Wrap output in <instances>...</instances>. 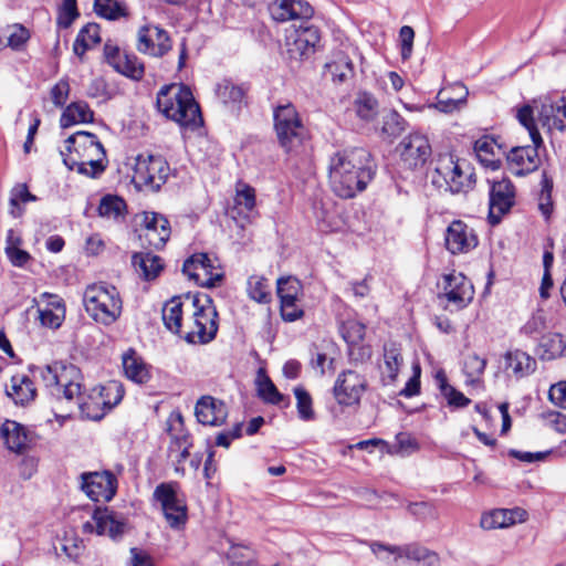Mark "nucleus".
I'll return each mask as SVG.
<instances>
[{
    "instance_id": "obj_1",
    "label": "nucleus",
    "mask_w": 566,
    "mask_h": 566,
    "mask_svg": "<svg viewBox=\"0 0 566 566\" xmlns=\"http://www.w3.org/2000/svg\"><path fill=\"white\" fill-rule=\"evenodd\" d=\"M376 165L370 153L361 147L338 151L331 157L328 177L332 190L344 199L354 198L373 180Z\"/></svg>"
},
{
    "instance_id": "obj_2",
    "label": "nucleus",
    "mask_w": 566,
    "mask_h": 566,
    "mask_svg": "<svg viewBox=\"0 0 566 566\" xmlns=\"http://www.w3.org/2000/svg\"><path fill=\"white\" fill-rule=\"evenodd\" d=\"M30 371L42 379L45 387L50 390L52 397L56 400L65 399L69 402H75L82 413L93 420H99L103 413H91V402L85 401L82 394V386L76 380L80 370L74 365H64L55 361L43 367L30 366Z\"/></svg>"
},
{
    "instance_id": "obj_3",
    "label": "nucleus",
    "mask_w": 566,
    "mask_h": 566,
    "mask_svg": "<svg viewBox=\"0 0 566 566\" xmlns=\"http://www.w3.org/2000/svg\"><path fill=\"white\" fill-rule=\"evenodd\" d=\"M64 144L65 149L60 154L70 170L76 169L81 175L96 178L106 169V151L95 134L80 130L67 137Z\"/></svg>"
},
{
    "instance_id": "obj_4",
    "label": "nucleus",
    "mask_w": 566,
    "mask_h": 566,
    "mask_svg": "<svg viewBox=\"0 0 566 566\" xmlns=\"http://www.w3.org/2000/svg\"><path fill=\"white\" fill-rule=\"evenodd\" d=\"M158 111L184 127H198L202 123L199 105L190 88L184 84L164 85L158 94Z\"/></svg>"
},
{
    "instance_id": "obj_5",
    "label": "nucleus",
    "mask_w": 566,
    "mask_h": 566,
    "mask_svg": "<svg viewBox=\"0 0 566 566\" xmlns=\"http://www.w3.org/2000/svg\"><path fill=\"white\" fill-rule=\"evenodd\" d=\"M186 302L189 303L191 318L186 324L188 331L184 338L190 344L211 342L218 332V312L211 297L207 294H187Z\"/></svg>"
},
{
    "instance_id": "obj_6",
    "label": "nucleus",
    "mask_w": 566,
    "mask_h": 566,
    "mask_svg": "<svg viewBox=\"0 0 566 566\" xmlns=\"http://www.w3.org/2000/svg\"><path fill=\"white\" fill-rule=\"evenodd\" d=\"M86 313L97 323L112 325L122 314L123 303L115 286L92 284L83 294Z\"/></svg>"
},
{
    "instance_id": "obj_7",
    "label": "nucleus",
    "mask_w": 566,
    "mask_h": 566,
    "mask_svg": "<svg viewBox=\"0 0 566 566\" xmlns=\"http://www.w3.org/2000/svg\"><path fill=\"white\" fill-rule=\"evenodd\" d=\"M274 129L286 153L297 151L307 136L298 112L292 103L277 105L273 111Z\"/></svg>"
},
{
    "instance_id": "obj_8",
    "label": "nucleus",
    "mask_w": 566,
    "mask_h": 566,
    "mask_svg": "<svg viewBox=\"0 0 566 566\" xmlns=\"http://www.w3.org/2000/svg\"><path fill=\"white\" fill-rule=\"evenodd\" d=\"M169 175V164L163 156L140 154L136 158L133 182L139 189L157 192Z\"/></svg>"
},
{
    "instance_id": "obj_9",
    "label": "nucleus",
    "mask_w": 566,
    "mask_h": 566,
    "mask_svg": "<svg viewBox=\"0 0 566 566\" xmlns=\"http://www.w3.org/2000/svg\"><path fill=\"white\" fill-rule=\"evenodd\" d=\"M432 184L451 193H459L471 187V174H465L451 154H442L436 160Z\"/></svg>"
},
{
    "instance_id": "obj_10",
    "label": "nucleus",
    "mask_w": 566,
    "mask_h": 566,
    "mask_svg": "<svg viewBox=\"0 0 566 566\" xmlns=\"http://www.w3.org/2000/svg\"><path fill=\"white\" fill-rule=\"evenodd\" d=\"M371 552L380 560H387L389 555H395V560L401 557L421 563L422 566H440V557L419 544H406L401 546L388 545L380 542L369 544Z\"/></svg>"
},
{
    "instance_id": "obj_11",
    "label": "nucleus",
    "mask_w": 566,
    "mask_h": 566,
    "mask_svg": "<svg viewBox=\"0 0 566 566\" xmlns=\"http://www.w3.org/2000/svg\"><path fill=\"white\" fill-rule=\"evenodd\" d=\"M177 483H160L154 499L160 503L164 516L171 528H180L187 522V505L177 494Z\"/></svg>"
},
{
    "instance_id": "obj_12",
    "label": "nucleus",
    "mask_w": 566,
    "mask_h": 566,
    "mask_svg": "<svg viewBox=\"0 0 566 566\" xmlns=\"http://www.w3.org/2000/svg\"><path fill=\"white\" fill-rule=\"evenodd\" d=\"M182 272L202 287H216L223 280V273L207 253H195L182 265Z\"/></svg>"
},
{
    "instance_id": "obj_13",
    "label": "nucleus",
    "mask_w": 566,
    "mask_h": 566,
    "mask_svg": "<svg viewBox=\"0 0 566 566\" xmlns=\"http://www.w3.org/2000/svg\"><path fill=\"white\" fill-rule=\"evenodd\" d=\"M367 387L368 382L364 375L353 369H346L337 376L333 394L338 405L352 407L359 403Z\"/></svg>"
},
{
    "instance_id": "obj_14",
    "label": "nucleus",
    "mask_w": 566,
    "mask_h": 566,
    "mask_svg": "<svg viewBox=\"0 0 566 566\" xmlns=\"http://www.w3.org/2000/svg\"><path fill=\"white\" fill-rule=\"evenodd\" d=\"M489 222L496 226L515 203V187L509 178L491 181L489 191Z\"/></svg>"
},
{
    "instance_id": "obj_15",
    "label": "nucleus",
    "mask_w": 566,
    "mask_h": 566,
    "mask_svg": "<svg viewBox=\"0 0 566 566\" xmlns=\"http://www.w3.org/2000/svg\"><path fill=\"white\" fill-rule=\"evenodd\" d=\"M397 150L401 163L410 170L423 167L432 153L429 139L418 133L405 137L399 143Z\"/></svg>"
},
{
    "instance_id": "obj_16",
    "label": "nucleus",
    "mask_w": 566,
    "mask_h": 566,
    "mask_svg": "<svg viewBox=\"0 0 566 566\" xmlns=\"http://www.w3.org/2000/svg\"><path fill=\"white\" fill-rule=\"evenodd\" d=\"M126 520L123 515L105 509H96L92 520L83 524V533L97 535H108L113 539L122 537L125 532Z\"/></svg>"
},
{
    "instance_id": "obj_17",
    "label": "nucleus",
    "mask_w": 566,
    "mask_h": 566,
    "mask_svg": "<svg viewBox=\"0 0 566 566\" xmlns=\"http://www.w3.org/2000/svg\"><path fill=\"white\" fill-rule=\"evenodd\" d=\"M443 293L439 298L444 297L455 310L467 307L474 297V287L471 281L460 272H452L443 276Z\"/></svg>"
},
{
    "instance_id": "obj_18",
    "label": "nucleus",
    "mask_w": 566,
    "mask_h": 566,
    "mask_svg": "<svg viewBox=\"0 0 566 566\" xmlns=\"http://www.w3.org/2000/svg\"><path fill=\"white\" fill-rule=\"evenodd\" d=\"M82 490L95 502H108L116 494L117 479L111 471L83 473Z\"/></svg>"
},
{
    "instance_id": "obj_19",
    "label": "nucleus",
    "mask_w": 566,
    "mask_h": 566,
    "mask_svg": "<svg viewBox=\"0 0 566 566\" xmlns=\"http://www.w3.org/2000/svg\"><path fill=\"white\" fill-rule=\"evenodd\" d=\"M542 147L536 144L512 147L506 154L510 170L516 176H525L537 170L541 165Z\"/></svg>"
},
{
    "instance_id": "obj_20",
    "label": "nucleus",
    "mask_w": 566,
    "mask_h": 566,
    "mask_svg": "<svg viewBox=\"0 0 566 566\" xmlns=\"http://www.w3.org/2000/svg\"><path fill=\"white\" fill-rule=\"evenodd\" d=\"M444 240L447 250L452 254L468 253L479 243L473 228L462 220H453L449 224Z\"/></svg>"
},
{
    "instance_id": "obj_21",
    "label": "nucleus",
    "mask_w": 566,
    "mask_h": 566,
    "mask_svg": "<svg viewBox=\"0 0 566 566\" xmlns=\"http://www.w3.org/2000/svg\"><path fill=\"white\" fill-rule=\"evenodd\" d=\"M140 226L144 230L143 237L155 249L163 248L170 237V223L165 216L158 212H143Z\"/></svg>"
},
{
    "instance_id": "obj_22",
    "label": "nucleus",
    "mask_w": 566,
    "mask_h": 566,
    "mask_svg": "<svg viewBox=\"0 0 566 566\" xmlns=\"http://www.w3.org/2000/svg\"><path fill=\"white\" fill-rule=\"evenodd\" d=\"M321 41L319 29L315 25H303L295 31L292 41H287V52L292 59H306L315 52Z\"/></svg>"
},
{
    "instance_id": "obj_23",
    "label": "nucleus",
    "mask_w": 566,
    "mask_h": 566,
    "mask_svg": "<svg viewBox=\"0 0 566 566\" xmlns=\"http://www.w3.org/2000/svg\"><path fill=\"white\" fill-rule=\"evenodd\" d=\"M269 11L277 22L308 20L314 14L312 6L304 0H275L270 3Z\"/></svg>"
},
{
    "instance_id": "obj_24",
    "label": "nucleus",
    "mask_w": 566,
    "mask_h": 566,
    "mask_svg": "<svg viewBox=\"0 0 566 566\" xmlns=\"http://www.w3.org/2000/svg\"><path fill=\"white\" fill-rule=\"evenodd\" d=\"M195 415L200 423L219 427L226 422L228 410L223 401L211 396H202L196 403Z\"/></svg>"
},
{
    "instance_id": "obj_25",
    "label": "nucleus",
    "mask_w": 566,
    "mask_h": 566,
    "mask_svg": "<svg viewBox=\"0 0 566 566\" xmlns=\"http://www.w3.org/2000/svg\"><path fill=\"white\" fill-rule=\"evenodd\" d=\"M350 54H356V49L348 45L345 50L335 51L332 60L325 64V70L334 82L344 83L354 76Z\"/></svg>"
},
{
    "instance_id": "obj_26",
    "label": "nucleus",
    "mask_w": 566,
    "mask_h": 566,
    "mask_svg": "<svg viewBox=\"0 0 566 566\" xmlns=\"http://www.w3.org/2000/svg\"><path fill=\"white\" fill-rule=\"evenodd\" d=\"M6 395L14 405L27 407L35 400L36 388L29 376L17 374L11 377L10 385L6 388Z\"/></svg>"
},
{
    "instance_id": "obj_27",
    "label": "nucleus",
    "mask_w": 566,
    "mask_h": 566,
    "mask_svg": "<svg viewBox=\"0 0 566 566\" xmlns=\"http://www.w3.org/2000/svg\"><path fill=\"white\" fill-rule=\"evenodd\" d=\"M132 264L136 273L146 281L156 279L164 269L161 258L151 252L134 253Z\"/></svg>"
},
{
    "instance_id": "obj_28",
    "label": "nucleus",
    "mask_w": 566,
    "mask_h": 566,
    "mask_svg": "<svg viewBox=\"0 0 566 566\" xmlns=\"http://www.w3.org/2000/svg\"><path fill=\"white\" fill-rule=\"evenodd\" d=\"M1 437L7 448L15 453H22L28 447L27 429L14 420H6L2 423Z\"/></svg>"
},
{
    "instance_id": "obj_29",
    "label": "nucleus",
    "mask_w": 566,
    "mask_h": 566,
    "mask_svg": "<svg viewBox=\"0 0 566 566\" xmlns=\"http://www.w3.org/2000/svg\"><path fill=\"white\" fill-rule=\"evenodd\" d=\"M402 361L401 349L396 343L384 345V368L381 369L384 385H390L396 380Z\"/></svg>"
},
{
    "instance_id": "obj_30",
    "label": "nucleus",
    "mask_w": 566,
    "mask_h": 566,
    "mask_svg": "<svg viewBox=\"0 0 566 566\" xmlns=\"http://www.w3.org/2000/svg\"><path fill=\"white\" fill-rule=\"evenodd\" d=\"M539 119L548 129H566L564 119H566V98L562 97L556 103H543L539 111Z\"/></svg>"
},
{
    "instance_id": "obj_31",
    "label": "nucleus",
    "mask_w": 566,
    "mask_h": 566,
    "mask_svg": "<svg viewBox=\"0 0 566 566\" xmlns=\"http://www.w3.org/2000/svg\"><path fill=\"white\" fill-rule=\"evenodd\" d=\"M184 306L190 308L188 302H181L180 297H172L163 307L164 325L174 334H181Z\"/></svg>"
},
{
    "instance_id": "obj_32",
    "label": "nucleus",
    "mask_w": 566,
    "mask_h": 566,
    "mask_svg": "<svg viewBox=\"0 0 566 566\" xmlns=\"http://www.w3.org/2000/svg\"><path fill=\"white\" fill-rule=\"evenodd\" d=\"M566 339L559 333H547L542 336L538 344V356L542 360H554L564 356Z\"/></svg>"
},
{
    "instance_id": "obj_33",
    "label": "nucleus",
    "mask_w": 566,
    "mask_h": 566,
    "mask_svg": "<svg viewBox=\"0 0 566 566\" xmlns=\"http://www.w3.org/2000/svg\"><path fill=\"white\" fill-rule=\"evenodd\" d=\"M94 119V112L84 101L73 102L63 111L60 124L63 128L78 123H91Z\"/></svg>"
},
{
    "instance_id": "obj_34",
    "label": "nucleus",
    "mask_w": 566,
    "mask_h": 566,
    "mask_svg": "<svg viewBox=\"0 0 566 566\" xmlns=\"http://www.w3.org/2000/svg\"><path fill=\"white\" fill-rule=\"evenodd\" d=\"M434 380L450 408L460 409L470 405L471 400L449 384L444 370H438Z\"/></svg>"
},
{
    "instance_id": "obj_35",
    "label": "nucleus",
    "mask_w": 566,
    "mask_h": 566,
    "mask_svg": "<svg viewBox=\"0 0 566 566\" xmlns=\"http://www.w3.org/2000/svg\"><path fill=\"white\" fill-rule=\"evenodd\" d=\"M506 367L513 370V374L521 378L533 374L536 369V360L527 353L515 349L505 355Z\"/></svg>"
},
{
    "instance_id": "obj_36",
    "label": "nucleus",
    "mask_w": 566,
    "mask_h": 566,
    "mask_svg": "<svg viewBox=\"0 0 566 566\" xmlns=\"http://www.w3.org/2000/svg\"><path fill=\"white\" fill-rule=\"evenodd\" d=\"M123 368L126 377L134 382L145 384L150 378L146 365L134 349H129L123 355Z\"/></svg>"
},
{
    "instance_id": "obj_37",
    "label": "nucleus",
    "mask_w": 566,
    "mask_h": 566,
    "mask_svg": "<svg viewBox=\"0 0 566 566\" xmlns=\"http://www.w3.org/2000/svg\"><path fill=\"white\" fill-rule=\"evenodd\" d=\"M520 510L499 509L481 516L480 525L483 530L490 531L495 528H504L515 524V515Z\"/></svg>"
},
{
    "instance_id": "obj_38",
    "label": "nucleus",
    "mask_w": 566,
    "mask_h": 566,
    "mask_svg": "<svg viewBox=\"0 0 566 566\" xmlns=\"http://www.w3.org/2000/svg\"><path fill=\"white\" fill-rule=\"evenodd\" d=\"M168 432L170 436V443L168 446L169 458H172L177 450L186 446H192L190 434L184 431V419L180 413L176 415L175 419L169 426Z\"/></svg>"
},
{
    "instance_id": "obj_39",
    "label": "nucleus",
    "mask_w": 566,
    "mask_h": 566,
    "mask_svg": "<svg viewBox=\"0 0 566 566\" xmlns=\"http://www.w3.org/2000/svg\"><path fill=\"white\" fill-rule=\"evenodd\" d=\"M113 69L117 73L134 81H140L145 74L144 63L138 56L132 53H123V57Z\"/></svg>"
},
{
    "instance_id": "obj_40",
    "label": "nucleus",
    "mask_w": 566,
    "mask_h": 566,
    "mask_svg": "<svg viewBox=\"0 0 566 566\" xmlns=\"http://www.w3.org/2000/svg\"><path fill=\"white\" fill-rule=\"evenodd\" d=\"M126 211V202L118 196L106 195L101 199L98 214L107 219L117 220Z\"/></svg>"
},
{
    "instance_id": "obj_41",
    "label": "nucleus",
    "mask_w": 566,
    "mask_h": 566,
    "mask_svg": "<svg viewBox=\"0 0 566 566\" xmlns=\"http://www.w3.org/2000/svg\"><path fill=\"white\" fill-rule=\"evenodd\" d=\"M258 394L265 402L277 406L283 403V407L290 405V400L277 390L273 381L266 376L258 381Z\"/></svg>"
},
{
    "instance_id": "obj_42",
    "label": "nucleus",
    "mask_w": 566,
    "mask_h": 566,
    "mask_svg": "<svg viewBox=\"0 0 566 566\" xmlns=\"http://www.w3.org/2000/svg\"><path fill=\"white\" fill-rule=\"evenodd\" d=\"M247 285V292L250 298L260 304L270 303L271 293L269 292V284L265 277L259 275H251L248 279Z\"/></svg>"
},
{
    "instance_id": "obj_43",
    "label": "nucleus",
    "mask_w": 566,
    "mask_h": 566,
    "mask_svg": "<svg viewBox=\"0 0 566 566\" xmlns=\"http://www.w3.org/2000/svg\"><path fill=\"white\" fill-rule=\"evenodd\" d=\"M255 207V190L249 185H240L237 189L234 197L233 211L238 214H248L254 210Z\"/></svg>"
},
{
    "instance_id": "obj_44",
    "label": "nucleus",
    "mask_w": 566,
    "mask_h": 566,
    "mask_svg": "<svg viewBox=\"0 0 566 566\" xmlns=\"http://www.w3.org/2000/svg\"><path fill=\"white\" fill-rule=\"evenodd\" d=\"M454 88L461 91V94L455 98L448 96L446 91L439 92L438 101L434 105L437 109L443 113H452L465 103L468 90L460 84L455 85Z\"/></svg>"
},
{
    "instance_id": "obj_45",
    "label": "nucleus",
    "mask_w": 566,
    "mask_h": 566,
    "mask_svg": "<svg viewBox=\"0 0 566 566\" xmlns=\"http://www.w3.org/2000/svg\"><path fill=\"white\" fill-rule=\"evenodd\" d=\"M486 359L481 358L478 354L472 353L465 356L463 361V371L467 376L468 384H475L484 373Z\"/></svg>"
},
{
    "instance_id": "obj_46",
    "label": "nucleus",
    "mask_w": 566,
    "mask_h": 566,
    "mask_svg": "<svg viewBox=\"0 0 566 566\" xmlns=\"http://www.w3.org/2000/svg\"><path fill=\"white\" fill-rule=\"evenodd\" d=\"M406 127H407V122L396 111H392V109L388 111L382 116L381 132H382V134H385L388 137H392V138L398 137L399 135L402 134V132H405Z\"/></svg>"
},
{
    "instance_id": "obj_47",
    "label": "nucleus",
    "mask_w": 566,
    "mask_h": 566,
    "mask_svg": "<svg viewBox=\"0 0 566 566\" xmlns=\"http://www.w3.org/2000/svg\"><path fill=\"white\" fill-rule=\"evenodd\" d=\"M294 395L296 398V408L300 419L304 421H312L315 419V412L313 409V400L308 391L298 386L294 388Z\"/></svg>"
},
{
    "instance_id": "obj_48",
    "label": "nucleus",
    "mask_w": 566,
    "mask_h": 566,
    "mask_svg": "<svg viewBox=\"0 0 566 566\" xmlns=\"http://www.w3.org/2000/svg\"><path fill=\"white\" fill-rule=\"evenodd\" d=\"M94 9L107 20H116L126 14L125 8L117 0H94Z\"/></svg>"
},
{
    "instance_id": "obj_49",
    "label": "nucleus",
    "mask_w": 566,
    "mask_h": 566,
    "mask_svg": "<svg viewBox=\"0 0 566 566\" xmlns=\"http://www.w3.org/2000/svg\"><path fill=\"white\" fill-rule=\"evenodd\" d=\"M517 119L528 130L532 143L543 146V138L535 125L533 109L530 105H524L518 109Z\"/></svg>"
},
{
    "instance_id": "obj_50",
    "label": "nucleus",
    "mask_w": 566,
    "mask_h": 566,
    "mask_svg": "<svg viewBox=\"0 0 566 566\" xmlns=\"http://www.w3.org/2000/svg\"><path fill=\"white\" fill-rule=\"evenodd\" d=\"M35 200L36 197L29 191L25 184L14 187L10 197L11 216L18 218L22 214L23 210L20 207V202H29Z\"/></svg>"
},
{
    "instance_id": "obj_51",
    "label": "nucleus",
    "mask_w": 566,
    "mask_h": 566,
    "mask_svg": "<svg viewBox=\"0 0 566 566\" xmlns=\"http://www.w3.org/2000/svg\"><path fill=\"white\" fill-rule=\"evenodd\" d=\"M366 327L360 322L348 319L340 325V333L348 345H356L364 339Z\"/></svg>"
},
{
    "instance_id": "obj_52",
    "label": "nucleus",
    "mask_w": 566,
    "mask_h": 566,
    "mask_svg": "<svg viewBox=\"0 0 566 566\" xmlns=\"http://www.w3.org/2000/svg\"><path fill=\"white\" fill-rule=\"evenodd\" d=\"M227 557L232 565L250 566L254 560V552L245 545H231Z\"/></svg>"
},
{
    "instance_id": "obj_53",
    "label": "nucleus",
    "mask_w": 566,
    "mask_h": 566,
    "mask_svg": "<svg viewBox=\"0 0 566 566\" xmlns=\"http://www.w3.org/2000/svg\"><path fill=\"white\" fill-rule=\"evenodd\" d=\"M103 398L102 405L108 410L115 407L124 397L123 386L116 381H111L104 386L99 392Z\"/></svg>"
},
{
    "instance_id": "obj_54",
    "label": "nucleus",
    "mask_w": 566,
    "mask_h": 566,
    "mask_svg": "<svg viewBox=\"0 0 566 566\" xmlns=\"http://www.w3.org/2000/svg\"><path fill=\"white\" fill-rule=\"evenodd\" d=\"M378 103L374 96L364 93L356 101L357 115L365 120H371L377 114Z\"/></svg>"
},
{
    "instance_id": "obj_55",
    "label": "nucleus",
    "mask_w": 566,
    "mask_h": 566,
    "mask_svg": "<svg viewBox=\"0 0 566 566\" xmlns=\"http://www.w3.org/2000/svg\"><path fill=\"white\" fill-rule=\"evenodd\" d=\"M8 43L7 45L14 51L21 50L30 39V32L22 24H13L7 28Z\"/></svg>"
},
{
    "instance_id": "obj_56",
    "label": "nucleus",
    "mask_w": 566,
    "mask_h": 566,
    "mask_svg": "<svg viewBox=\"0 0 566 566\" xmlns=\"http://www.w3.org/2000/svg\"><path fill=\"white\" fill-rule=\"evenodd\" d=\"M155 40L150 25H144L138 31L137 50L140 53L154 56Z\"/></svg>"
},
{
    "instance_id": "obj_57",
    "label": "nucleus",
    "mask_w": 566,
    "mask_h": 566,
    "mask_svg": "<svg viewBox=\"0 0 566 566\" xmlns=\"http://www.w3.org/2000/svg\"><path fill=\"white\" fill-rule=\"evenodd\" d=\"M65 310L57 308V311H53V308H40L39 310V318L43 326L50 328H59L64 321Z\"/></svg>"
},
{
    "instance_id": "obj_58",
    "label": "nucleus",
    "mask_w": 566,
    "mask_h": 566,
    "mask_svg": "<svg viewBox=\"0 0 566 566\" xmlns=\"http://www.w3.org/2000/svg\"><path fill=\"white\" fill-rule=\"evenodd\" d=\"M154 31L155 49L154 56L160 57L171 49L170 38L163 28L158 25L151 27Z\"/></svg>"
},
{
    "instance_id": "obj_59",
    "label": "nucleus",
    "mask_w": 566,
    "mask_h": 566,
    "mask_svg": "<svg viewBox=\"0 0 566 566\" xmlns=\"http://www.w3.org/2000/svg\"><path fill=\"white\" fill-rule=\"evenodd\" d=\"M295 302L292 295L282 296L281 316L285 322H294L302 317L303 310L298 308Z\"/></svg>"
},
{
    "instance_id": "obj_60",
    "label": "nucleus",
    "mask_w": 566,
    "mask_h": 566,
    "mask_svg": "<svg viewBox=\"0 0 566 566\" xmlns=\"http://www.w3.org/2000/svg\"><path fill=\"white\" fill-rule=\"evenodd\" d=\"M70 95L67 78H61L50 91V96L56 107H63Z\"/></svg>"
},
{
    "instance_id": "obj_61",
    "label": "nucleus",
    "mask_w": 566,
    "mask_h": 566,
    "mask_svg": "<svg viewBox=\"0 0 566 566\" xmlns=\"http://www.w3.org/2000/svg\"><path fill=\"white\" fill-rule=\"evenodd\" d=\"M399 38L401 42V56L407 60L411 56L412 44L415 39V31L409 25H403L399 31Z\"/></svg>"
},
{
    "instance_id": "obj_62",
    "label": "nucleus",
    "mask_w": 566,
    "mask_h": 566,
    "mask_svg": "<svg viewBox=\"0 0 566 566\" xmlns=\"http://www.w3.org/2000/svg\"><path fill=\"white\" fill-rule=\"evenodd\" d=\"M243 95V90L232 84H226L219 87V96L223 99L224 103H239L242 101Z\"/></svg>"
},
{
    "instance_id": "obj_63",
    "label": "nucleus",
    "mask_w": 566,
    "mask_h": 566,
    "mask_svg": "<svg viewBox=\"0 0 566 566\" xmlns=\"http://www.w3.org/2000/svg\"><path fill=\"white\" fill-rule=\"evenodd\" d=\"M548 398L554 405L566 409V381H559L551 386Z\"/></svg>"
},
{
    "instance_id": "obj_64",
    "label": "nucleus",
    "mask_w": 566,
    "mask_h": 566,
    "mask_svg": "<svg viewBox=\"0 0 566 566\" xmlns=\"http://www.w3.org/2000/svg\"><path fill=\"white\" fill-rule=\"evenodd\" d=\"M128 566H154L151 556L138 547L130 548V559Z\"/></svg>"
}]
</instances>
